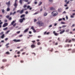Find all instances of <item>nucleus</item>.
I'll use <instances>...</instances> for the list:
<instances>
[{
	"label": "nucleus",
	"instance_id": "13",
	"mask_svg": "<svg viewBox=\"0 0 75 75\" xmlns=\"http://www.w3.org/2000/svg\"><path fill=\"white\" fill-rule=\"evenodd\" d=\"M64 32H65V30H63L60 33V34H62L63 33H64Z\"/></svg>",
	"mask_w": 75,
	"mask_h": 75
},
{
	"label": "nucleus",
	"instance_id": "39",
	"mask_svg": "<svg viewBox=\"0 0 75 75\" xmlns=\"http://www.w3.org/2000/svg\"><path fill=\"white\" fill-rule=\"evenodd\" d=\"M62 18H60L59 19L58 21H62Z\"/></svg>",
	"mask_w": 75,
	"mask_h": 75
},
{
	"label": "nucleus",
	"instance_id": "11",
	"mask_svg": "<svg viewBox=\"0 0 75 75\" xmlns=\"http://www.w3.org/2000/svg\"><path fill=\"white\" fill-rule=\"evenodd\" d=\"M4 35H5L4 34H3L1 37V38H2V39H3V38H4Z\"/></svg>",
	"mask_w": 75,
	"mask_h": 75
},
{
	"label": "nucleus",
	"instance_id": "61",
	"mask_svg": "<svg viewBox=\"0 0 75 75\" xmlns=\"http://www.w3.org/2000/svg\"><path fill=\"white\" fill-rule=\"evenodd\" d=\"M1 69H4V66H2L1 67Z\"/></svg>",
	"mask_w": 75,
	"mask_h": 75
},
{
	"label": "nucleus",
	"instance_id": "8",
	"mask_svg": "<svg viewBox=\"0 0 75 75\" xmlns=\"http://www.w3.org/2000/svg\"><path fill=\"white\" fill-rule=\"evenodd\" d=\"M17 3H15L14 4V6H15V8H16L17 6Z\"/></svg>",
	"mask_w": 75,
	"mask_h": 75
},
{
	"label": "nucleus",
	"instance_id": "43",
	"mask_svg": "<svg viewBox=\"0 0 75 75\" xmlns=\"http://www.w3.org/2000/svg\"><path fill=\"white\" fill-rule=\"evenodd\" d=\"M17 34H20V31H18L16 32Z\"/></svg>",
	"mask_w": 75,
	"mask_h": 75
},
{
	"label": "nucleus",
	"instance_id": "26",
	"mask_svg": "<svg viewBox=\"0 0 75 75\" xmlns=\"http://www.w3.org/2000/svg\"><path fill=\"white\" fill-rule=\"evenodd\" d=\"M67 27L66 25H63L62 27V28H65V27Z\"/></svg>",
	"mask_w": 75,
	"mask_h": 75
},
{
	"label": "nucleus",
	"instance_id": "49",
	"mask_svg": "<svg viewBox=\"0 0 75 75\" xmlns=\"http://www.w3.org/2000/svg\"><path fill=\"white\" fill-rule=\"evenodd\" d=\"M30 7V6H28L27 7V8L28 9Z\"/></svg>",
	"mask_w": 75,
	"mask_h": 75
},
{
	"label": "nucleus",
	"instance_id": "30",
	"mask_svg": "<svg viewBox=\"0 0 75 75\" xmlns=\"http://www.w3.org/2000/svg\"><path fill=\"white\" fill-rule=\"evenodd\" d=\"M61 23L62 24H65V23L64 22H61Z\"/></svg>",
	"mask_w": 75,
	"mask_h": 75
},
{
	"label": "nucleus",
	"instance_id": "51",
	"mask_svg": "<svg viewBox=\"0 0 75 75\" xmlns=\"http://www.w3.org/2000/svg\"><path fill=\"white\" fill-rule=\"evenodd\" d=\"M27 7V6L26 5H25L24 6H23V7L24 8H25V7Z\"/></svg>",
	"mask_w": 75,
	"mask_h": 75
},
{
	"label": "nucleus",
	"instance_id": "45",
	"mask_svg": "<svg viewBox=\"0 0 75 75\" xmlns=\"http://www.w3.org/2000/svg\"><path fill=\"white\" fill-rule=\"evenodd\" d=\"M10 30H8V31H7L6 33V34H8V33L9 32H10Z\"/></svg>",
	"mask_w": 75,
	"mask_h": 75
},
{
	"label": "nucleus",
	"instance_id": "55",
	"mask_svg": "<svg viewBox=\"0 0 75 75\" xmlns=\"http://www.w3.org/2000/svg\"><path fill=\"white\" fill-rule=\"evenodd\" d=\"M59 47H61V48H62V46L61 45H60L59 46Z\"/></svg>",
	"mask_w": 75,
	"mask_h": 75
},
{
	"label": "nucleus",
	"instance_id": "22",
	"mask_svg": "<svg viewBox=\"0 0 75 75\" xmlns=\"http://www.w3.org/2000/svg\"><path fill=\"white\" fill-rule=\"evenodd\" d=\"M58 11H59V12H61V11H62V9H61V8L59 9L58 10Z\"/></svg>",
	"mask_w": 75,
	"mask_h": 75
},
{
	"label": "nucleus",
	"instance_id": "27",
	"mask_svg": "<svg viewBox=\"0 0 75 75\" xmlns=\"http://www.w3.org/2000/svg\"><path fill=\"white\" fill-rule=\"evenodd\" d=\"M4 33V32H2L1 33H0V35H3V34Z\"/></svg>",
	"mask_w": 75,
	"mask_h": 75
},
{
	"label": "nucleus",
	"instance_id": "56",
	"mask_svg": "<svg viewBox=\"0 0 75 75\" xmlns=\"http://www.w3.org/2000/svg\"><path fill=\"white\" fill-rule=\"evenodd\" d=\"M16 23H15L13 25V27H15V26H16Z\"/></svg>",
	"mask_w": 75,
	"mask_h": 75
},
{
	"label": "nucleus",
	"instance_id": "7",
	"mask_svg": "<svg viewBox=\"0 0 75 75\" xmlns=\"http://www.w3.org/2000/svg\"><path fill=\"white\" fill-rule=\"evenodd\" d=\"M31 29H32V30L33 31L34 33H36V30H35V29L34 28V27H32L31 28Z\"/></svg>",
	"mask_w": 75,
	"mask_h": 75
},
{
	"label": "nucleus",
	"instance_id": "52",
	"mask_svg": "<svg viewBox=\"0 0 75 75\" xmlns=\"http://www.w3.org/2000/svg\"><path fill=\"white\" fill-rule=\"evenodd\" d=\"M25 13L26 14H28V11H26L25 12Z\"/></svg>",
	"mask_w": 75,
	"mask_h": 75
},
{
	"label": "nucleus",
	"instance_id": "12",
	"mask_svg": "<svg viewBox=\"0 0 75 75\" xmlns=\"http://www.w3.org/2000/svg\"><path fill=\"white\" fill-rule=\"evenodd\" d=\"M6 4L8 6L10 5V1H9L8 2H6Z\"/></svg>",
	"mask_w": 75,
	"mask_h": 75
},
{
	"label": "nucleus",
	"instance_id": "1",
	"mask_svg": "<svg viewBox=\"0 0 75 75\" xmlns=\"http://www.w3.org/2000/svg\"><path fill=\"white\" fill-rule=\"evenodd\" d=\"M36 24H38V25H39L40 27H41V26L44 25L43 23L41 21H39L38 22L36 23Z\"/></svg>",
	"mask_w": 75,
	"mask_h": 75
},
{
	"label": "nucleus",
	"instance_id": "60",
	"mask_svg": "<svg viewBox=\"0 0 75 75\" xmlns=\"http://www.w3.org/2000/svg\"><path fill=\"white\" fill-rule=\"evenodd\" d=\"M11 17H10L9 18V20H11L12 19Z\"/></svg>",
	"mask_w": 75,
	"mask_h": 75
},
{
	"label": "nucleus",
	"instance_id": "42",
	"mask_svg": "<svg viewBox=\"0 0 75 75\" xmlns=\"http://www.w3.org/2000/svg\"><path fill=\"white\" fill-rule=\"evenodd\" d=\"M9 15H8V16H6V18H9Z\"/></svg>",
	"mask_w": 75,
	"mask_h": 75
},
{
	"label": "nucleus",
	"instance_id": "37",
	"mask_svg": "<svg viewBox=\"0 0 75 75\" xmlns=\"http://www.w3.org/2000/svg\"><path fill=\"white\" fill-rule=\"evenodd\" d=\"M41 45V43H40V42H38V45Z\"/></svg>",
	"mask_w": 75,
	"mask_h": 75
},
{
	"label": "nucleus",
	"instance_id": "29",
	"mask_svg": "<svg viewBox=\"0 0 75 75\" xmlns=\"http://www.w3.org/2000/svg\"><path fill=\"white\" fill-rule=\"evenodd\" d=\"M9 44H10V43H7L6 44V45H5V46L6 47H7V46H8V45H9Z\"/></svg>",
	"mask_w": 75,
	"mask_h": 75
},
{
	"label": "nucleus",
	"instance_id": "35",
	"mask_svg": "<svg viewBox=\"0 0 75 75\" xmlns=\"http://www.w3.org/2000/svg\"><path fill=\"white\" fill-rule=\"evenodd\" d=\"M72 41H74V42H75V39L74 38H72L71 39Z\"/></svg>",
	"mask_w": 75,
	"mask_h": 75
},
{
	"label": "nucleus",
	"instance_id": "31",
	"mask_svg": "<svg viewBox=\"0 0 75 75\" xmlns=\"http://www.w3.org/2000/svg\"><path fill=\"white\" fill-rule=\"evenodd\" d=\"M23 51H24V49H22L20 50V51H21V52H22Z\"/></svg>",
	"mask_w": 75,
	"mask_h": 75
},
{
	"label": "nucleus",
	"instance_id": "40",
	"mask_svg": "<svg viewBox=\"0 0 75 75\" xmlns=\"http://www.w3.org/2000/svg\"><path fill=\"white\" fill-rule=\"evenodd\" d=\"M23 1H25V2H28V0H23Z\"/></svg>",
	"mask_w": 75,
	"mask_h": 75
},
{
	"label": "nucleus",
	"instance_id": "3",
	"mask_svg": "<svg viewBox=\"0 0 75 75\" xmlns=\"http://www.w3.org/2000/svg\"><path fill=\"white\" fill-rule=\"evenodd\" d=\"M25 20V18H23L22 19H19V21L21 23H23V20Z\"/></svg>",
	"mask_w": 75,
	"mask_h": 75
},
{
	"label": "nucleus",
	"instance_id": "36",
	"mask_svg": "<svg viewBox=\"0 0 75 75\" xmlns=\"http://www.w3.org/2000/svg\"><path fill=\"white\" fill-rule=\"evenodd\" d=\"M49 2H50L51 3H52V1H53L52 0H49Z\"/></svg>",
	"mask_w": 75,
	"mask_h": 75
},
{
	"label": "nucleus",
	"instance_id": "62",
	"mask_svg": "<svg viewBox=\"0 0 75 75\" xmlns=\"http://www.w3.org/2000/svg\"><path fill=\"white\" fill-rule=\"evenodd\" d=\"M34 4H37V2H36V1L35 2H34Z\"/></svg>",
	"mask_w": 75,
	"mask_h": 75
},
{
	"label": "nucleus",
	"instance_id": "53",
	"mask_svg": "<svg viewBox=\"0 0 75 75\" xmlns=\"http://www.w3.org/2000/svg\"><path fill=\"white\" fill-rule=\"evenodd\" d=\"M71 50H72V49H69L67 50V51H71Z\"/></svg>",
	"mask_w": 75,
	"mask_h": 75
},
{
	"label": "nucleus",
	"instance_id": "34",
	"mask_svg": "<svg viewBox=\"0 0 75 75\" xmlns=\"http://www.w3.org/2000/svg\"><path fill=\"white\" fill-rule=\"evenodd\" d=\"M57 40L59 41H61V40H60V39L59 38H58L57 39Z\"/></svg>",
	"mask_w": 75,
	"mask_h": 75
},
{
	"label": "nucleus",
	"instance_id": "14",
	"mask_svg": "<svg viewBox=\"0 0 75 75\" xmlns=\"http://www.w3.org/2000/svg\"><path fill=\"white\" fill-rule=\"evenodd\" d=\"M55 9L53 7H51L50 8V10H54Z\"/></svg>",
	"mask_w": 75,
	"mask_h": 75
},
{
	"label": "nucleus",
	"instance_id": "46",
	"mask_svg": "<svg viewBox=\"0 0 75 75\" xmlns=\"http://www.w3.org/2000/svg\"><path fill=\"white\" fill-rule=\"evenodd\" d=\"M20 54V51H18L17 53V54Z\"/></svg>",
	"mask_w": 75,
	"mask_h": 75
},
{
	"label": "nucleus",
	"instance_id": "33",
	"mask_svg": "<svg viewBox=\"0 0 75 75\" xmlns=\"http://www.w3.org/2000/svg\"><path fill=\"white\" fill-rule=\"evenodd\" d=\"M32 42L33 43V44H34L35 42V40L32 41Z\"/></svg>",
	"mask_w": 75,
	"mask_h": 75
},
{
	"label": "nucleus",
	"instance_id": "25",
	"mask_svg": "<svg viewBox=\"0 0 75 75\" xmlns=\"http://www.w3.org/2000/svg\"><path fill=\"white\" fill-rule=\"evenodd\" d=\"M42 4V2H40L39 4H38V6H40Z\"/></svg>",
	"mask_w": 75,
	"mask_h": 75
},
{
	"label": "nucleus",
	"instance_id": "58",
	"mask_svg": "<svg viewBox=\"0 0 75 75\" xmlns=\"http://www.w3.org/2000/svg\"><path fill=\"white\" fill-rule=\"evenodd\" d=\"M20 48H21V47H17V49H20Z\"/></svg>",
	"mask_w": 75,
	"mask_h": 75
},
{
	"label": "nucleus",
	"instance_id": "59",
	"mask_svg": "<svg viewBox=\"0 0 75 75\" xmlns=\"http://www.w3.org/2000/svg\"><path fill=\"white\" fill-rule=\"evenodd\" d=\"M69 1H67V3H66V4H69Z\"/></svg>",
	"mask_w": 75,
	"mask_h": 75
},
{
	"label": "nucleus",
	"instance_id": "54",
	"mask_svg": "<svg viewBox=\"0 0 75 75\" xmlns=\"http://www.w3.org/2000/svg\"><path fill=\"white\" fill-rule=\"evenodd\" d=\"M24 54H25V52H23V53H22V55H24Z\"/></svg>",
	"mask_w": 75,
	"mask_h": 75
},
{
	"label": "nucleus",
	"instance_id": "57",
	"mask_svg": "<svg viewBox=\"0 0 75 75\" xmlns=\"http://www.w3.org/2000/svg\"><path fill=\"white\" fill-rule=\"evenodd\" d=\"M74 26H75V24H73L71 26V27H74Z\"/></svg>",
	"mask_w": 75,
	"mask_h": 75
},
{
	"label": "nucleus",
	"instance_id": "28",
	"mask_svg": "<svg viewBox=\"0 0 75 75\" xmlns=\"http://www.w3.org/2000/svg\"><path fill=\"white\" fill-rule=\"evenodd\" d=\"M47 13H45L44 14V16H47Z\"/></svg>",
	"mask_w": 75,
	"mask_h": 75
},
{
	"label": "nucleus",
	"instance_id": "47",
	"mask_svg": "<svg viewBox=\"0 0 75 75\" xmlns=\"http://www.w3.org/2000/svg\"><path fill=\"white\" fill-rule=\"evenodd\" d=\"M36 21H37V19H34V22H36Z\"/></svg>",
	"mask_w": 75,
	"mask_h": 75
},
{
	"label": "nucleus",
	"instance_id": "32",
	"mask_svg": "<svg viewBox=\"0 0 75 75\" xmlns=\"http://www.w3.org/2000/svg\"><path fill=\"white\" fill-rule=\"evenodd\" d=\"M6 54H10V53L8 52H7L6 53Z\"/></svg>",
	"mask_w": 75,
	"mask_h": 75
},
{
	"label": "nucleus",
	"instance_id": "17",
	"mask_svg": "<svg viewBox=\"0 0 75 75\" xmlns=\"http://www.w3.org/2000/svg\"><path fill=\"white\" fill-rule=\"evenodd\" d=\"M25 17V15L24 14L22 15L21 16V18H22V17Z\"/></svg>",
	"mask_w": 75,
	"mask_h": 75
},
{
	"label": "nucleus",
	"instance_id": "48",
	"mask_svg": "<svg viewBox=\"0 0 75 75\" xmlns=\"http://www.w3.org/2000/svg\"><path fill=\"white\" fill-rule=\"evenodd\" d=\"M38 14V12H36L35 13L33 14V15H35V14Z\"/></svg>",
	"mask_w": 75,
	"mask_h": 75
},
{
	"label": "nucleus",
	"instance_id": "24",
	"mask_svg": "<svg viewBox=\"0 0 75 75\" xmlns=\"http://www.w3.org/2000/svg\"><path fill=\"white\" fill-rule=\"evenodd\" d=\"M14 23H15V21H13L11 23V25H13Z\"/></svg>",
	"mask_w": 75,
	"mask_h": 75
},
{
	"label": "nucleus",
	"instance_id": "18",
	"mask_svg": "<svg viewBox=\"0 0 75 75\" xmlns=\"http://www.w3.org/2000/svg\"><path fill=\"white\" fill-rule=\"evenodd\" d=\"M10 10V8H9V7L8 8L6 9V11H9Z\"/></svg>",
	"mask_w": 75,
	"mask_h": 75
},
{
	"label": "nucleus",
	"instance_id": "38",
	"mask_svg": "<svg viewBox=\"0 0 75 75\" xmlns=\"http://www.w3.org/2000/svg\"><path fill=\"white\" fill-rule=\"evenodd\" d=\"M2 13H4V10L3 9L2 10Z\"/></svg>",
	"mask_w": 75,
	"mask_h": 75
},
{
	"label": "nucleus",
	"instance_id": "50",
	"mask_svg": "<svg viewBox=\"0 0 75 75\" xmlns=\"http://www.w3.org/2000/svg\"><path fill=\"white\" fill-rule=\"evenodd\" d=\"M50 51H51V52H52V51H53V48H52L51 50H50Z\"/></svg>",
	"mask_w": 75,
	"mask_h": 75
},
{
	"label": "nucleus",
	"instance_id": "19",
	"mask_svg": "<svg viewBox=\"0 0 75 75\" xmlns=\"http://www.w3.org/2000/svg\"><path fill=\"white\" fill-rule=\"evenodd\" d=\"M2 61L4 62H5L7 61V60H6V59H3Z\"/></svg>",
	"mask_w": 75,
	"mask_h": 75
},
{
	"label": "nucleus",
	"instance_id": "6",
	"mask_svg": "<svg viewBox=\"0 0 75 75\" xmlns=\"http://www.w3.org/2000/svg\"><path fill=\"white\" fill-rule=\"evenodd\" d=\"M13 41L14 42H20V40H17L16 39H14L13 40Z\"/></svg>",
	"mask_w": 75,
	"mask_h": 75
},
{
	"label": "nucleus",
	"instance_id": "2",
	"mask_svg": "<svg viewBox=\"0 0 75 75\" xmlns=\"http://www.w3.org/2000/svg\"><path fill=\"white\" fill-rule=\"evenodd\" d=\"M27 10V8L23 9L19 13L20 14H23V13H24V11L25 10Z\"/></svg>",
	"mask_w": 75,
	"mask_h": 75
},
{
	"label": "nucleus",
	"instance_id": "21",
	"mask_svg": "<svg viewBox=\"0 0 75 75\" xmlns=\"http://www.w3.org/2000/svg\"><path fill=\"white\" fill-rule=\"evenodd\" d=\"M69 47V44H67V45H66V46H65V47Z\"/></svg>",
	"mask_w": 75,
	"mask_h": 75
},
{
	"label": "nucleus",
	"instance_id": "63",
	"mask_svg": "<svg viewBox=\"0 0 75 75\" xmlns=\"http://www.w3.org/2000/svg\"><path fill=\"white\" fill-rule=\"evenodd\" d=\"M5 41H7V40H8V38H6L5 39Z\"/></svg>",
	"mask_w": 75,
	"mask_h": 75
},
{
	"label": "nucleus",
	"instance_id": "64",
	"mask_svg": "<svg viewBox=\"0 0 75 75\" xmlns=\"http://www.w3.org/2000/svg\"><path fill=\"white\" fill-rule=\"evenodd\" d=\"M71 40H69V41L68 42L70 43L71 42Z\"/></svg>",
	"mask_w": 75,
	"mask_h": 75
},
{
	"label": "nucleus",
	"instance_id": "10",
	"mask_svg": "<svg viewBox=\"0 0 75 75\" xmlns=\"http://www.w3.org/2000/svg\"><path fill=\"white\" fill-rule=\"evenodd\" d=\"M31 47L32 48H35V46L34 45H31Z\"/></svg>",
	"mask_w": 75,
	"mask_h": 75
},
{
	"label": "nucleus",
	"instance_id": "20",
	"mask_svg": "<svg viewBox=\"0 0 75 75\" xmlns=\"http://www.w3.org/2000/svg\"><path fill=\"white\" fill-rule=\"evenodd\" d=\"M57 14H58L57 13H54L53 14V16H54V17H55V16H57Z\"/></svg>",
	"mask_w": 75,
	"mask_h": 75
},
{
	"label": "nucleus",
	"instance_id": "41",
	"mask_svg": "<svg viewBox=\"0 0 75 75\" xmlns=\"http://www.w3.org/2000/svg\"><path fill=\"white\" fill-rule=\"evenodd\" d=\"M69 29H68L66 30V32H69Z\"/></svg>",
	"mask_w": 75,
	"mask_h": 75
},
{
	"label": "nucleus",
	"instance_id": "15",
	"mask_svg": "<svg viewBox=\"0 0 75 75\" xmlns=\"http://www.w3.org/2000/svg\"><path fill=\"white\" fill-rule=\"evenodd\" d=\"M23 0H20L19 1V3H20V4H22L23 3Z\"/></svg>",
	"mask_w": 75,
	"mask_h": 75
},
{
	"label": "nucleus",
	"instance_id": "4",
	"mask_svg": "<svg viewBox=\"0 0 75 75\" xmlns=\"http://www.w3.org/2000/svg\"><path fill=\"white\" fill-rule=\"evenodd\" d=\"M8 25V23H5L3 25V27H6Z\"/></svg>",
	"mask_w": 75,
	"mask_h": 75
},
{
	"label": "nucleus",
	"instance_id": "5",
	"mask_svg": "<svg viewBox=\"0 0 75 75\" xmlns=\"http://www.w3.org/2000/svg\"><path fill=\"white\" fill-rule=\"evenodd\" d=\"M53 33L55 35L57 36V35H58L59 34L58 33H56V32L55 31H54L53 32Z\"/></svg>",
	"mask_w": 75,
	"mask_h": 75
},
{
	"label": "nucleus",
	"instance_id": "23",
	"mask_svg": "<svg viewBox=\"0 0 75 75\" xmlns=\"http://www.w3.org/2000/svg\"><path fill=\"white\" fill-rule=\"evenodd\" d=\"M8 29V28L7 27L5 28H4L3 29L4 30H7Z\"/></svg>",
	"mask_w": 75,
	"mask_h": 75
},
{
	"label": "nucleus",
	"instance_id": "16",
	"mask_svg": "<svg viewBox=\"0 0 75 75\" xmlns=\"http://www.w3.org/2000/svg\"><path fill=\"white\" fill-rule=\"evenodd\" d=\"M75 52V49H74L72 50L71 52L72 53H74V52Z\"/></svg>",
	"mask_w": 75,
	"mask_h": 75
},
{
	"label": "nucleus",
	"instance_id": "9",
	"mask_svg": "<svg viewBox=\"0 0 75 75\" xmlns=\"http://www.w3.org/2000/svg\"><path fill=\"white\" fill-rule=\"evenodd\" d=\"M29 29L28 28H27L24 31V33H27V31H28V30Z\"/></svg>",
	"mask_w": 75,
	"mask_h": 75
},
{
	"label": "nucleus",
	"instance_id": "44",
	"mask_svg": "<svg viewBox=\"0 0 75 75\" xmlns=\"http://www.w3.org/2000/svg\"><path fill=\"white\" fill-rule=\"evenodd\" d=\"M4 22H5V23H6V22H7L8 21H7V20H4Z\"/></svg>",
	"mask_w": 75,
	"mask_h": 75
}]
</instances>
